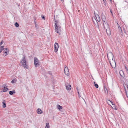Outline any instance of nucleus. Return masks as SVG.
Segmentation results:
<instances>
[{
  "mask_svg": "<svg viewBox=\"0 0 128 128\" xmlns=\"http://www.w3.org/2000/svg\"><path fill=\"white\" fill-rule=\"evenodd\" d=\"M55 31L58 34H60L63 32V29L61 26V24L58 20H55L54 22Z\"/></svg>",
  "mask_w": 128,
  "mask_h": 128,
  "instance_id": "obj_1",
  "label": "nucleus"
},
{
  "mask_svg": "<svg viewBox=\"0 0 128 128\" xmlns=\"http://www.w3.org/2000/svg\"><path fill=\"white\" fill-rule=\"evenodd\" d=\"M107 57L112 67L114 68L116 66V64L115 60H113L114 56L110 52L108 53Z\"/></svg>",
  "mask_w": 128,
  "mask_h": 128,
  "instance_id": "obj_2",
  "label": "nucleus"
},
{
  "mask_svg": "<svg viewBox=\"0 0 128 128\" xmlns=\"http://www.w3.org/2000/svg\"><path fill=\"white\" fill-rule=\"evenodd\" d=\"M21 64L22 66L26 68H28V66L26 65L25 58L24 57H23L22 60L21 61Z\"/></svg>",
  "mask_w": 128,
  "mask_h": 128,
  "instance_id": "obj_3",
  "label": "nucleus"
},
{
  "mask_svg": "<svg viewBox=\"0 0 128 128\" xmlns=\"http://www.w3.org/2000/svg\"><path fill=\"white\" fill-rule=\"evenodd\" d=\"M64 73L66 75L68 76L69 75L70 73L68 68L66 66H64Z\"/></svg>",
  "mask_w": 128,
  "mask_h": 128,
  "instance_id": "obj_4",
  "label": "nucleus"
},
{
  "mask_svg": "<svg viewBox=\"0 0 128 128\" xmlns=\"http://www.w3.org/2000/svg\"><path fill=\"white\" fill-rule=\"evenodd\" d=\"M54 51L55 52H57L58 48L59 46L58 44L56 42L54 44Z\"/></svg>",
  "mask_w": 128,
  "mask_h": 128,
  "instance_id": "obj_5",
  "label": "nucleus"
},
{
  "mask_svg": "<svg viewBox=\"0 0 128 128\" xmlns=\"http://www.w3.org/2000/svg\"><path fill=\"white\" fill-rule=\"evenodd\" d=\"M39 62V61L38 60V59L36 58L35 57L34 58V64L36 67H37V66L38 65Z\"/></svg>",
  "mask_w": 128,
  "mask_h": 128,
  "instance_id": "obj_6",
  "label": "nucleus"
},
{
  "mask_svg": "<svg viewBox=\"0 0 128 128\" xmlns=\"http://www.w3.org/2000/svg\"><path fill=\"white\" fill-rule=\"evenodd\" d=\"M109 102H111L112 104V106H111V107H112V108L114 110H117V109L116 108L115 105L114 104L113 102H111L109 100H108V101H107V102H108V104L109 105H110V103Z\"/></svg>",
  "mask_w": 128,
  "mask_h": 128,
  "instance_id": "obj_7",
  "label": "nucleus"
},
{
  "mask_svg": "<svg viewBox=\"0 0 128 128\" xmlns=\"http://www.w3.org/2000/svg\"><path fill=\"white\" fill-rule=\"evenodd\" d=\"M103 24L104 27L106 30L109 28V26L107 23L106 21L104 22H103Z\"/></svg>",
  "mask_w": 128,
  "mask_h": 128,
  "instance_id": "obj_8",
  "label": "nucleus"
},
{
  "mask_svg": "<svg viewBox=\"0 0 128 128\" xmlns=\"http://www.w3.org/2000/svg\"><path fill=\"white\" fill-rule=\"evenodd\" d=\"M4 53L5 54L4 56H5L7 55L9 53V50L8 48H5V50L4 51Z\"/></svg>",
  "mask_w": 128,
  "mask_h": 128,
  "instance_id": "obj_9",
  "label": "nucleus"
},
{
  "mask_svg": "<svg viewBox=\"0 0 128 128\" xmlns=\"http://www.w3.org/2000/svg\"><path fill=\"white\" fill-rule=\"evenodd\" d=\"M66 87L67 90H70L71 88V86L69 85L68 83L66 84Z\"/></svg>",
  "mask_w": 128,
  "mask_h": 128,
  "instance_id": "obj_10",
  "label": "nucleus"
},
{
  "mask_svg": "<svg viewBox=\"0 0 128 128\" xmlns=\"http://www.w3.org/2000/svg\"><path fill=\"white\" fill-rule=\"evenodd\" d=\"M95 16L97 21L98 22H100V19L98 15L97 14H96Z\"/></svg>",
  "mask_w": 128,
  "mask_h": 128,
  "instance_id": "obj_11",
  "label": "nucleus"
},
{
  "mask_svg": "<svg viewBox=\"0 0 128 128\" xmlns=\"http://www.w3.org/2000/svg\"><path fill=\"white\" fill-rule=\"evenodd\" d=\"M37 113L38 114H40L42 113V112L40 108H38L36 110Z\"/></svg>",
  "mask_w": 128,
  "mask_h": 128,
  "instance_id": "obj_12",
  "label": "nucleus"
},
{
  "mask_svg": "<svg viewBox=\"0 0 128 128\" xmlns=\"http://www.w3.org/2000/svg\"><path fill=\"white\" fill-rule=\"evenodd\" d=\"M107 34L108 35H110L111 34V32L110 28L106 30Z\"/></svg>",
  "mask_w": 128,
  "mask_h": 128,
  "instance_id": "obj_13",
  "label": "nucleus"
},
{
  "mask_svg": "<svg viewBox=\"0 0 128 128\" xmlns=\"http://www.w3.org/2000/svg\"><path fill=\"white\" fill-rule=\"evenodd\" d=\"M102 20L103 21V22H104L106 21L105 16L104 15H102Z\"/></svg>",
  "mask_w": 128,
  "mask_h": 128,
  "instance_id": "obj_14",
  "label": "nucleus"
},
{
  "mask_svg": "<svg viewBox=\"0 0 128 128\" xmlns=\"http://www.w3.org/2000/svg\"><path fill=\"white\" fill-rule=\"evenodd\" d=\"M96 18L95 16H93L92 17V20L94 23H95L96 22L97 23V21L96 20Z\"/></svg>",
  "mask_w": 128,
  "mask_h": 128,
  "instance_id": "obj_15",
  "label": "nucleus"
},
{
  "mask_svg": "<svg viewBox=\"0 0 128 128\" xmlns=\"http://www.w3.org/2000/svg\"><path fill=\"white\" fill-rule=\"evenodd\" d=\"M124 89L125 90V91L126 92V90H127L126 88H127L128 90V83L126 84V85H125V86L124 85Z\"/></svg>",
  "mask_w": 128,
  "mask_h": 128,
  "instance_id": "obj_16",
  "label": "nucleus"
},
{
  "mask_svg": "<svg viewBox=\"0 0 128 128\" xmlns=\"http://www.w3.org/2000/svg\"><path fill=\"white\" fill-rule=\"evenodd\" d=\"M8 90V88L7 87L4 86L3 90V91H2V92H6Z\"/></svg>",
  "mask_w": 128,
  "mask_h": 128,
  "instance_id": "obj_17",
  "label": "nucleus"
},
{
  "mask_svg": "<svg viewBox=\"0 0 128 128\" xmlns=\"http://www.w3.org/2000/svg\"><path fill=\"white\" fill-rule=\"evenodd\" d=\"M56 106L58 108V109L59 110H61L62 108V106H60V105L59 104H57L56 105Z\"/></svg>",
  "mask_w": 128,
  "mask_h": 128,
  "instance_id": "obj_18",
  "label": "nucleus"
},
{
  "mask_svg": "<svg viewBox=\"0 0 128 128\" xmlns=\"http://www.w3.org/2000/svg\"><path fill=\"white\" fill-rule=\"evenodd\" d=\"M120 74L121 76H123L124 75V72L122 70H120Z\"/></svg>",
  "mask_w": 128,
  "mask_h": 128,
  "instance_id": "obj_19",
  "label": "nucleus"
},
{
  "mask_svg": "<svg viewBox=\"0 0 128 128\" xmlns=\"http://www.w3.org/2000/svg\"><path fill=\"white\" fill-rule=\"evenodd\" d=\"M17 81V79L16 78H15L12 80L11 82L12 84H14L16 83V82Z\"/></svg>",
  "mask_w": 128,
  "mask_h": 128,
  "instance_id": "obj_20",
  "label": "nucleus"
},
{
  "mask_svg": "<svg viewBox=\"0 0 128 128\" xmlns=\"http://www.w3.org/2000/svg\"><path fill=\"white\" fill-rule=\"evenodd\" d=\"M15 91L14 90L10 91L9 92V94L11 95H12L13 94H15Z\"/></svg>",
  "mask_w": 128,
  "mask_h": 128,
  "instance_id": "obj_21",
  "label": "nucleus"
},
{
  "mask_svg": "<svg viewBox=\"0 0 128 128\" xmlns=\"http://www.w3.org/2000/svg\"><path fill=\"white\" fill-rule=\"evenodd\" d=\"M4 49V46H1L0 47V53L2 52V50Z\"/></svg>",
  "mask_w": 128,
  "mask_h": 128,
  "instance_id": "obj_22",
  "label": "nucleus"
},
{
  "mask_svg": "<svg viewBox=\"0 0 128 128\" xmlns=\"http://www.w3.org/2000/svg\"><path fill=\"white\" fill-rule=\"evenodd\" d=\"M50 126L49 125V123H47L46 124V126L45 128H49Z\"/></svg>",
  "mask_w": 128,
  "mask_h": 128,
  "instance_id": "obj_23",
  "label": "nucleus"
},
{
  "mask_svg": "<svg viewBox=\"0 0 128 128\" xmlns=\"http://www.w3.org/2000/svg\"><path fill=\"white\" fill-rule=\"evenodd\" d=\"M14 25L16 27H18L19 26V24H18L17 22L15 23L14 24Z\"/></svg>",
  "mask_w": 128,
  "mask_h": 128,
  "instance_id": "obj_24",
  "label": "nucleus"
},
{
  "mask_svg": "<svg viewBox=\"0 0 128 128\" xmlns=\"http://www.w3.org/2000/svg\"><path fill=\"white\" fill-rule=\"evenodd\" d=\"M94 84L96 88H98V86L97 84H95V82H94Z\"/></svg>",
  "mask_w": 128,
  "mask_h": 128,
  "instance_id": "obj_25",
  "label": "nucleus"
},
{
  "mask_svg": "<svg viewBox=\"0 0 128 128\" xmlns=\"http://www.w3.org/2000/svg\"><path fill=\"white\" fill-rule=\"evenodd\" d=\"M3 104L2 105V106L3 108H4L6 106V104L4 102H2Z\"/></svg>",
  "mask_w": 128,
  "mask_h": 128,
  "instance_id": "obj_26",
  "label": "nucleus"
},
{
  "mask_svg": "<svg viewBox=\"0 0 128 128\" xmlns=\"http://www.w3.org/2000/svg\"><path fill=\"white\" fill-rule=\"evenodd\" d=\"M117 24H118V27L119 29H121V27H120V26H119V25L118 24V23H117Z\"/></svg>",
  "mask_w": 128,
  "mask_h": 128,
  "instance_id": "obj_27",
  "label": "nucleus"
},
{
  "mask_svg": "<svg viewBox=\"0 0 128 128\" xmlns=\"http://www.w3.org/2000/svg\"><path fill=\"white\" fill-rule=\"evenodd\" d=\"M3 42H4L3 40H2L1 41L0 43V45L1 46L2 45V44L3 43Z\"/></svg>",
  "mask_w": 128,
  "mask_h": 128,
  "instance_id": "obj_28",
  "label": "nucleus"
},
{
  "mask_svg": "<svg viewBox=\"0 0 128 128\" xmlns=\"http://www.w3.org/2000/svg\"><path fill=\"white\" fill-rule=\"evenodd\" d=\"M42 19L44 20H45V17H44V16H43L42 17Z\"/></svg>",
  "mask_w": 128,
  "mask_h": 128,
  "instance_id": "obj_29",
  "label": "nucleus"
},
{
  "mask_svg": "<svg viewBox=\"0 0 128 128\" xmlns=\"http://www.w3.org/2000/svg\"><path fill=\"white\" fill-rule=\"evenodd\" d=\"M125 68L126 70H128L127 68L126 67V66H125Z\"/></svg>",
  "mask_w": 128,
  "mask_h": 128,
  "instance_id": "obj_30",
  "label": "nucleus"
},
{
  "mask_svg": "<svg viewBox=\"0 0 128 128\" xmlns=\"http://www.w3.org/2000/svg\"><path fill=\"white\" fill-rule=\"evenodd\" d=\"M78 96H79V97H80V95H79V92H78Z\"/></svg>",
  "mask_w": 128,
  "mask_h": 128,
  "instance_id": "obj_31",
  "label": "nucleus"
},
{
  "mask_svg": "<svg viewBox=\"0 0 128 128\" xmlns=\"http://www.w3.org/2000/svg\"><path fill=\"white\" fill-rule=\"evenodd\" d=\"M126 72L128 74V70H126Z\"/></svg>",
  "mask_w": 128,
  "mask_h": 128,
  "instance_id": "obj_32",
  "label": "nucleus"
},
{
  "mask_svg": "<svg viewBox=\"0 0 128 128\" xmlns=\"http://www.w3.org/2000/svg\"><path fill=\"white\" fill-rule=\"evenodd\" d=\"M103 1H104V2H105V1H106V0H103Z\"/></svg>",
  "mask_w": 128,
  "mask_h": 128,
  "instance_id": "obj_33",
  "label": "nucleus"
},
{
  "mask_svg": "<svg viewBox=\"0 0 128 128\" xmlns=\"http://www.w3.org/2000/svg\"><path fill=\"white\" fill-rule=\"evenodd\" d=\"M110 12H111V13H112V11L111 10H110Z\"/></svg>",
  "mask_w": 128,
  "mask_h": 128,
  "instance_id": "obj_34",
  "label": "nucleus"
},
{
  "mask_svg": "<svg viewBox=\"0 0 128 128\" xmlns=\"http://www.w3.org/2000/svg\"><path fill=\"white\" fill-rule=\"evenodd\" d=\"M106 90H107V89H106V90H105V91H106Z\"/></svg>",
  "mask_w": 128,
  "mask_h": 128,
  "instance_id": "obj_35",
  "label": "nucleus"
},
{
  "mask_svg": "<svg viewBox=\"0 0 128 128\" xmlns=\"http://www.w3.org/2000/svg\"><path fill=\"white\" fill-rule=\"evenodd\" d=\"M60 0L62 1V0Z\"/></svg>",
  "mask_w": 128,
  "mask_h": 128,
  "instance_id": "obj_36",
  "label": "nucleus"
},
{
  "mask_svg": "<svg viewBox=\"0 0 128 128\" xmlns=\"http://www.w3.org/2000/svg\"><path fill=\"white\" fill-rule=\"evenodd\" d=\"M127 96L128 97V96H127Z\"/></svg>",
  "mask_w": 128,
  "mask_h": 128,
  "instance_id": "obj_37",
  "label": "nucleus"
},
{
  "mask_svg": "<svg viewBox=\"0 0 128 128\" xmlns=\"http://www.w3.org/2000/svg\"><path fill=\"white\" fill-rule=\"evenodd\" d=\"M110 0L111 1V0Z\"/></svg>",
  "mask_w": 128,
  "mask_h": 128,
  "instance_id": "obj_38",
  "label": "nucleus"
}]
</instances>
